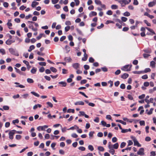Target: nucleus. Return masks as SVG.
<instances>
[{"label":"nucleus","instance_id":"f257e3e1","mask_svg":"<svg viewBox=\"0 0 156 156\" xmlns=\"http://www.w3.org/2000/svg\"><path fill=\"white\" fill-rule=\"evenodd\" d=\"M132 66V65H127L124 66L121 68L122 70L124 71H129L131 70V68Z\"/></svg>","mask_w":156,"mask_h":156},{"label":"nucleus","instance_id":"f03ea898","mask_svg":"<svg viewBox=\"0 0 156 156\" xmlns=\"http://www.w3.org/2000/svg\"><path fill=\"white\" fill-rule=\"evenodd\" d=\"M108 148L109 149V152L112 155L114 154H115V150L113 148V145L111 144L110 142L108 143Z\"/></svg>","mask_w":156,"mask_h":156},{"label":"nucleus","instance_id":"7ed1b4c3","mask_svg":"<svg viewBox=\"0 0 156 156\" xmlns=\"http://www.w3.org/2000/svg\"><path fill=\"white\" fill-rule=\"evenodd\" d=\"M16 130H12L9 131V138L11 140H12L13 138V136L15 133Z\"/></svg>","mask_w":156,"mask_h":156},{"label":"nucleus","instance_id":"20e7f679","mask_svg":"<svg viewBox=\"0 0 156 156\" xmlns=\"http://www.w3.org/2000/svg\"><path fill=\"white\" fill-rule=\"evenodd\" d=\"M132 139H133V140L134 142V146H137L138 147H141V145L140 144L136 138L133 136H132L131 137Z\"/></svg>","mask_w":156,"mask_h":156},{"label":"nucleus","instance_id":"39448f33","mask_svg":"<svg viewBox=\"0 0 156 156\" xmlns=\"http://www.w3.org/2000/svg\"><path fill=\"white\" fill-rule=\"evenodd\" d=\"M9 51L10 53L12 54L15 55L16 56H18L19 54L16 52L15 50L12 48H10L9 49Z\"/></svg>","mask_w":156,"mask_h":156},{"label":"nucleus","instance_id":"423d86ee","mask_svg":"<svg viewBox=\"0 0 156 156\" xmlns=\"http://www.w3.org/2000/svg\"><path fill=\"white\" fill-rule=\"evenodd\" d=\"M144 150L143 148H140L137 152V154L140 155H143L144 154Z\"/></svg>","mask_w":156,"mask_h":156},{"label":"nucleus","instance_id":"0eeeda50","mask_svg":"<svg viewBox=\"0 0 156 156\" xmlns=\"http://www.w3.org/2000/svg\"><path fill=\"white\" fill-rule=\"evenodd\" d=\"M48 127V126L44 125L42 126H39L37 128V129L39 131L45 130V129Z\"/></svg>","mask_w":156,"mask_h":156},{"label":"nucleus","instance_id":"6e6552de","mask_svg":"<svg viewBox=\"0 0 156 156\" xmlns=\"http://www.w3.org/2000/svg\"><path fill=\"white\" fill-rule=\"evenodd\" d=\"M122 7H124L126 4H129V2L127 0H122L120 3Z\"/></svg>","mask_w":156,"mask_h":156},{"label":"nucleus","instance_id":"1a4fd4ad","mask_svg":"<svg viewBox=\"0 0 156 156\" xmlns=\"http://www.w3.org/2000/svg\"><path fill=\"white\" fill-rule=\"evenodd\" d=\"M80 65L78 63H74L73 64V67L76 69H78L79 68Z\"/></svg>","mask_w":156,"mask_h":156},{"label":"nucleus","instance_id":"9d476101","mask_svg":"<svg viewBox=\"0 0 156 156\" xmlns=\"http://www.w3.org/2000/svg\"><path fill=\"white\" fill-rule=\"evenodd\" d=\"M84 104V102L82 101H76L74 103V105H83Z\"/></svg>","mask_w":156,"mask_h":156},{"label":"nucleus","instance_id":"9b49d317","mask_svg":"<svg viewBox=\"0 0 156 156\" xmlns=\"http://www.w3.org/2000/svg\"><path fill=\"white\" fill-rule=\"evenodd\" d=\"M156 2L154 0L152 2H150L148 4V5L150 7H152L154 5L156 4Z\"/></svg>","mask_w":156,"mask_h":156},{"label":"nucleus","instance_id":"f8f14e48","mask_svg":"<svg viewBox=\"0 0 156 156\" xmlns=\"http://www.w3.org/2000/svg\"><path fill=\"white\" fill-rule=\"evenodd\" d=\"M39 4V3L36 1H33L32 2L31 4V6L33 8H34L36 5H38Z\"/></svg>","mask_w":156,"mask_h":156},{"label":"nucleus","instance_id":"ddd939ff","mask_svg":"<svg viewBox=\"0 0 156 156\" xmlns=\"http://www.w3.org/2000/svg\"><path fill=\"white\" fill-rule=\"evenodd\" d=\"M37 70V68L33 67L31 70L30 72L34 74L36 73Z\"/></svg>","mask_w":156,"mask_h":156},{"label":"nucleus","instance_id":"4468645a","mask_svg":"<svg viewBox=\"0 0 156 156\" xmlns=\"http://www.w3.org/2000/svg\"><path fill=\"white\" fill-rule=\"evenodd\" d=\"M11 20H8V23H7V25L8 26L9 28V29H10V27H11L12 26V23H11Z\"/></svg>","mask_w":156,"mask_h":156},{"label":"nucleus","instance_id":"2eb2a0df","mask_svg":"<svg viewBox=\"0 0 156 156\" xmlns=\"http://www.w3.org/2000/svg\"><path fill=\"white\" fill-rule=\"evenodd\" d=\"M128 74L126 73H125L121 75V77L123 79H125L127 78L128 77Z\"/></svg>","mask_w":156,"mask_h":156},{"label":"nucleus","instance_id":"dca6fc26","mask_svg":"<svg viewBox=\"0 0 156 156\" xmlns=\"http://www.w3.org/2000/svg\"><path fill=\"white\" fill-rule=\"evenodd\" d=\"M97 14V13L96 12L94 11L91 12L89 15L90 17H91L93 16H96Z\"/></svg>","mask_w":156,"mask_h":156},{"label":"nucleus","instance_id":"f3484780","mask_svg":"<svg viewBox=\"0 0 156 156\" xmlns=\"http://www.w3.org/2000/svg\"><path fill=\"white\" fill-rule=\"evenodd\" d=\"M146 28L149 31H150V32L152 34V35L153 34H155V33L152 29H151L150 28L147 27H146Z\"/></svg>","mask_w":156,"mask_h":156},{"label":"nucleus","instance_id":"a211bd4d","mask_svg":"<svg viewBox=\"0 0 156 156\" xmlns=\"http://www.w3.org/2000/svg\"><path fill=\"white\" fill-rule=\"evenodd\" d=\"M64 60H65L67 62H70L72 61V59L69 57H65L64 58Z\"/></svg>","mask_w":156,"mask_h":156},{"label":"nucleus","instance_id":"6ab92c4d","mask_svg":"<svg viewBox=\"0 0 156 156\" xmlns=\"http://www.w3.org/2000/svg\"><path fill=\"white\" fill-rule=\"evenodd\" d=\"M14 42V41H12V40L8 39L6 41L5 43L7 45H10L12 42Z\"/></svg>","mask_w":156,"mask_h":156},{"label":"nucleus","instance_id":"aec40b11","mask_svg":"<svg viewBox=\"0 0 156 156\" xmlns=\"http://www.w3.org/2000/svg\"><path fill=\"white\" fill-rule=\"evenodd\" d=\"M29 28L30 29H31L34 31H36L37 30V29L36 28H34L32 24L29 25Z\"/></svg>","mask_w":156,"mask_h":156},{"label":"nucleus","instance_id":"412c9836","mask_svg":"<svg viewBox=\"0 0 156 156\" xmlns=\"http://www.w3.org/2000/svg\"><path fill=\"white\" fill-rule=\"evenodd\" d=\"M59 84H61L62 85V87H65L66 86V83L64 81H61L59 82L58 83Z\"/></svg>","mask_w":156,"mask_h":156},{"label":"nucleus","instance_id":"4be33fe9","mask_svg":"<svg viewBox=\"0 0 156 156\" xmlns=\"http://www.w3.org/2000/svg\"><path fill=\"white\" fill-rule=\"evenodd\" d=\"M119 146L118 143H116L113 145V148L116 149L118 148Z\"/></svg>","mask_w":156,"mask_h":156},{"label":"nucleus","instance_id":"5701e85b","mask_svg":"<svg viewBox=\"0 0 156 156\" xmlns=\"http://www.w3.org/2000/svg\"><path fill=\"white\" fill-rule=\"evenodd\" d=\"M35 48V46L34 45H31L30 46L29 49H28L29 52H30L32 50L34 49Z\"/></svg>","mask_w":156,"mask_h":156},{"label":"nucleus","instance_id":"b1692460","mask_svg":"<svg viewBox=\"0 0 156 156\" xmlns=\"http://www.w3.org/2000/svg\"><path fill=\"white\" fill-rule=\"evenodd\" d=\"M111 8L112 9H118V6L115 5H111Z\"/></svg>","mask_w":156,"mask_h":156},{"label":"nucleus","instance_id":"393cba45","mask_svg":"<svg viewBox=\"0 0 156 156\" xmlns=\"http://www.w3.org/2000/svg\"><path fill=\"white\" fill-rule=\"evenodd\" d=\"M116 121L117 122H119L122 124H123L124 125H126V122H124L121 120H116Z\"/></svg>","mask_w":156,"mask_h":156},{"label":"nucleus","instance_id":"a878e982","mask_svg":"<svg viewBox=\"0 0 156 156\" xmlns=\"http://www.w3.org/2000/svg\"><path fill=\"white\" fill-rule=\"evenodd\" d=\"M27 81L29 83H32L34 82L33 80L31 78H28L27 79Z\"/></svg>","mask_w":156,"mask_h":156},{"label":"nucleus","instance_id":"bb28decb","mask_svg":"<svg viewBox=\"0 0 156 156\" xmlns=\"http://www.w3.org/2000/svg\"><path fill=\"white\" fill-rule=\"evenodd\" d=\"M31 93L37 97H39L40 96V95L38 94L34 91L31 92Z\"/></svg>","mask_w":156,"mask_h":156},{"label":"nucleus","instance_id":"cd10ccee","mask_svg":"<svg viewBox=\"0 0 156 156\" xmlns=\"http://www.w3.org/2000/svg\"><path fill=\"white\" fill-rule=\"evenodd\" d=\"M94 133V131H91L90 132L89 134V138L91 139V138L93 136V134Z\"/></svg>","mask_w":156,"mask_h":156},{"label":"nucleus","instance_id":"c85d7f7f","mask_svg":"<svg viewBox=\"0 0 156 156\" xmlns=\"http://www.w3.org/2000/svg\"><path fill=\"white\" fill-rule=\"evenodd\" d=\"M29 94H23L21 95L22 98H24L26 99L27 98V97L28 96Z\"/></svg>","mask_w":156,"mask_h":156},{"label":"nucleus","instance_id":"c756f323","mask_svg":"<svg viewBox=\"0 0 156 156\" xmlns=\"http://www.w3.org/2000/svg\"><path fill=\"white\" fill-rule=\"evenodd\" d=\"M155 62L154 61H151L150 63V66L153 68L155 67Z\"/></svg>","mask_w":156,"mask_h":156},{"label":"nucleus","instance_id":"7c9ffc66","mask_svg":"<svg viewBox=\"0 0 156 156\" xmlns=\"http://www.w3.org/2000/svg\"><path fill=\"white\" fill-rule=\"evenodd\" d=\"M87 55L86 54V55H84V57L82 58V60L83 61H86L87 58Z\"/></svg>","mask_w":156,"mask_h":156},{"label":"nucleus","instance_id":"2f4dec72","mask_svg":"<svg viewBox=\"0 0 156 156\" xmlns=\"http://www.w3.org/2000/svg\"><path fill=\"white\" fill-rule=\"evenodd\" d=\"M151 70L149 68H146L144 71H143V73H147L148 72H149L151 71Z\"/></svg>","mask_w":156,"mask_h":156},{"label":"nucleus","instance_id":"473e14b6","mask_svg":"<svg viewBox=\"0 0 156 156\" xmlns=\"http://www.w3.org/2000/svg\"><path fill=\"white\" fill-rule=\"evenodd\" d=\"M88 149L91 151H93L94 150V148L92 145H89L88 146Z\"/></svg>","mask_w":156,"mask_h":156},{"label":"nucleus","instance_id":"72a5a7b5","mask_svg":"<svg viewBox=\"0 0 156 156\" xmlns=\"http://www.w3.org/2000/svg\"><path fill=\"white\" fill-rule=\"evenodd\" d=\"M50 69L54 73H56L57 70L55 68L53 67H51L50 68Z\"/></svg>","mask_w":156,"mask_h":156},{"label":"nucleus","instance_id":"f704fd0d","mask_svg":"<svg viewBox=\"0 0 156 156\" xmlns=\"http://www.w3.org/2000/svg\"><path fill=\"white\" fill-rule=\"evenodd\" d=\"M94 2L97 5H101V2L99 0H95Z\"/></svg>","mask_w":156,"mask_h":156},{"label":"nucleus","instance_id":"c9c22d12","mask_svg":"<svg viewBox=\"0 0 156 156\" xmlns=\"http://www.w3.org/2000/svg\"><path fill=\"white\" fill-rule=\"evenodd\" d=\"M130 13L128 12H126L123 13V15L126 16H128L130 15Z\"/></svg>","mask_w":156,"mask_h":156},{"label":"nucleus","instance_id":"e433bc0d","mask_svg":"<svg viewBox=\"0 0 156 156\" xmlns=\"http://www.w3.org/2000/svg\"><path fill=\"white\" fill-rule=\"evenodd\" d=\"M0 53H2V55H5V50L2 48L0 49Z\"/></svg>","mask_w":156,"mask_h":156},{"label":"nucleus","instance_id":"4c0bfd02","mask_svg":"<svg viewBox=\"0 0 156 156\" xmlns=\"http://www.w3.org/2000/svg\"><path fill=\"white\" fill-rule=\"evenodd\" d=\"M61 126V130L62 132L65 133L66 131V130H67L66 127L62 128V126Z\"/></svg>","mask_w":156,"mask_h":156},{"label":"nucleus","instance_id":"58836bf2","mask_svg":"<svg viewBox=\"0 0 156 156\" xmlns=\"http://www.w3.org/2000/svg\"><path fill=\"white\" fill-rule=\"evenodd\" d=\"M126 145V143H125L124 142H122L121 143V144H120V147L122 148H123Z\"/></svg>","mask_w":156,"mask_h":156},{"label":"nucleus","instance_id":"ea45409f","mask_svg":"<svg viewBox=\"0 0 156 156\" xmlns=\"http://www.w3.org/2000/svg\"><path fill=\"white\" fill-rule=\"evenodd\" d=\"M144 23L147 24V26H149V27L151 26V23H149L147 20H144Z\"/></svg>","mask_w":156,"mask_h":156},{"label":"nucleus","instance_id":"a19ab883","mask_svg":"<svg viewBox=\"0 0 156 156\" xmlns=\"http://www.w3.org/2000/svg\"><path fill=\"white\" fill-rule=\"evenodd\" d=\"M75 110L74 109H69L67 110V112L68 113H70L72 112L73 113H74V112Z\"/></svg>","mask_w":156,"mask_h":156},{"label":"nucleus","instance_id":"79ce46f5","mask_svg":"<svg viewBox=\"0 0 156 156\" xmlns=\"http://www.w3.org/2000/svg\"><path fill=\"white\" fill-rule=\"evenodd\" d=\"M9 107L8 106L5 105L3 106V109L5 110H7L9 109Z\"/></svg>","mask_w":156,"mask_h":156},{"label":"nucleus","instance_id":"37998d69","mask_svg":"<svg viewBox=\"0 0 156 156\" xmlns=\"http://www.w3.org/2000/svg\"><path fill=\"white\" fill-rule=\"evenodd\" d=\"M78 149L82 151H85V148L83 147V146H81L78 148Z\"/></svg>","mask_w":156,"mask_h":156},{"label":"nucleus","instance_id":"c03bdc74","mask_svg":"<svg viewBox=\"0 0 156 156\" xmlns=\"http://www.w3.org/2000/svg\"><path fill=\"white\" fill-rule=\"evenodd\" d=\"M38 63L41 66H45L46 65V63L44 62H39Z\"/></svg>","mask_w":156,"mask_h":156},{"label":"nucleus","instance_id":"a18cd8bd","mask_svg":"<svg viewBox=\"0 0 156 156\" xmlns=\"http://www.w3.org/2000/svg\"><path fill=\"white\" fill-rule=\"evenodd\" d=\"M98 149L99 151H103L104 150V149L103 147L101 146L98 147Z\"/></svg>","mask_w":156,"mask_h":156},{"label":"nucleus","instance_id":"49530a36","mask_svg":"<svg viewBox=\"0 0 156 156\" xmlns=\"http://www.w3.org/2000/svg\"><path fill=\"white\" fill-rule=\"evenodd\" d=\"M66 50L67 53H68L70 50V47L68 45L66 46Z\"/></svg>","mask_w":156,"mask_h":156},{"label":"nucleus","instance_id":"de8ad7c7","mask_svg":"<svg viewBox=\"0 0 156 156\" xmlns=\"http://www.w3.org/2000/svg\"><path fill=\"white\" fill-rule=\"evenodd\" d=\"M16 139L17 140H19L21 138V136L19 135H17L16 136Z\"/></svg>","mask_w":156,"mask_h":156},{"label":"nucleus","instance_id":"09e8293b","mask_svg":"<svg viewBox=\"0 0 156 156\" xmlns=\"http://www.w3.org/2000/svg\"><path fill=\"white\" fill-rule=\"evenodd\" d=\"M139 4L137 0H133V4L134 5H137Z\"/></svg>","mask_w":156,"mask_h":156},{"label":"nucleus","instance_id":"8fccbe9b","mask_svg":"<svg viewBox=\"0 0 156 156\" xmlns=\"http://www.w3.org/2000/svg\"><path fill=\"white\" fill-rule=\"evenodd\" d=\"M133 73H134L135 74H140V73H143V71H135L133 72Z\"/></svg>","mask_w":156,"mask_h":156},{"label":"nucleus","instance_id":"3c124183","mask_svg":"<svg viewBox=\"0 0 156 156\" xmlns=\"http://www.w3.org/2000/svg\"><path fill=\"white\" fill-rule=\"evenodd\" d=\"M70 26H68L66 27L65 28V30L66 32H67L70 29Z\"/></svg>","mask_w":156,"mask_h":156},{"label":"nucleus","instance_id":"603ef678","mask_svg":"<svg viewBox=\"0 0 156 156\" xmlns=\"http://www.w3.org/2000/svg\"><path fill=\"white\" fill-rule=\"evenodd\" d=\"M121 20L123 22H126L127 20V19L126 17H121Z\"/></svg>","mask_w":156,"mask_h":156},{"label":"nucleus","instance_id":"864d4df0","mask_svg":"<svg viewBox=\"0 0 156 156\" xmlns=\"http://www.w3.org/2000/svg\"><path fill=\"white\" fill-rule=\"evenodd\" d=\"M47 104L48 105V106L52 108L53 106V104L50 102H47Z\"/></svg>","mask_w":156,"mask_h":156},{"label":"nucleus","instance_id":"5fc2aeb1","mask_svg":"<svg viewBox=\"0 0 156 156\" xmlns=\"http://www.w3.org/2000/svg\"><path fill=\"white\" fill-rule=\"evenodd\" d=\"M19 97L20 95L19 94H17L16 95H13L12 96V98L14 99L18 98H19Z\"/></svg>","mask_w":156,"mask_h":156},{"label":"nucleus","instance_id":"6e6d98bb","mask_svg":"<svg viewBox=\"0 0 156 156\" xmlns=\"http://www.w3.org/2000/svg\"><path fill=\"white\" fill-rule=\"evenodd\" d=\"M117 140V139L115 137H113L112 139V141L113 143L116 142Z\"/></svg>","mask_w":156,"mask_h":156},{"label":"nucleus","instance_id":"4d7b16f0","mask_svg":"<svg viewBox=\"0 0 156 156\" xmlns=\"http://www.w3.org/2000/svg\"><path fill=\"white\" fill-rule=\"evenodd\" d=\"M107 15H111L112 14V12L111 10H108L106 12Z\"/></svg>","mask_w":156,"mask_h":156},{"label":"nucleus","instance_id":"13d9d810","mask_svg":"<svg viewBox=\"0 0 156 156\" xmlns=\"http://www.w3.org/2000/svg\"><path fill=\"white\" fill-rule=\"evenodd\" d=\"M44 71V68L42 67L39 69V71L41 73L43 72Z\"/></svg>","mask_w":156,"mask_h":156},{"label":"nucleus","instance_id":"bf43d9fd","mask_svg":"<svg viewBox=\"0 0 156 156\" xmlns=\"http://www.w3.org/2000/svg\"><path fill=\"white\" fill-rule=\"evenodd\" d=\"M12 123L14 124H15L16 123H18L19 122V121L18 119H16V120H13L12 121Z\"/></svg>","mask_w":156,"mask_h":156},{"label":"nucleus","instance_id":"052dcab7","mask_svg":"<svg viewBox=\"0 0 156 156\" xmlns=\"http://www.w3.org/2000/svg\"><path fill=\"white\" fill-rule=\"evenodd\" d=\"M58 1L59 0H51V2L53 4H55L57 3Z\"/></svg>","mask_w":156,"mask_h":156},{"label":"nucleus","instance_id":"680f3d73","mask_svg":"<svg viewBox=\"0 0 156 156\" xmlns=\"http://www.w3.org/2000/svg\"><path fill=\"white\" fill-rule=\"evenodd\" d=\"M33 14L35 16H39L40 15V13L37 11H34L33 12Z\"/></svg>","mask_w":156,"mask_h":156},{"label":"nucleus","instance_id":"e2e57ef3","mask_svg":"<svg viewBox=\"0 0 156 156\" xmlns=\"http://www.w3.org/2000/svg\"><path fill=\"white\" fill-rule=\"evenodd\" d=\"M14 69L16 70V71L17 73H18L20 74H21V71L18 69H17L16 67H15Z\"/></svg>","mask_w":156,"mask_h":156},{"label":"nucleus","instance_id":"0e129e2a","mask_svg":"<svg viewBox=\"0 0 156 156\" xmlns=\"http://www.w3.org/2000/svg\"><path fill=\"white\" fill-rule=\"evenodd\" d=\"M71 136L73 138H77L78 137V135L75 133H73L72 134Z\"/></svg>","mask_w":156,"mask_h":156},{"label":"nucleus","instance_id":"69168bd1","mask_svg":"<svg viewBox=\"0 0 156 156\" xmlns=\"http://www.w3.org/2000/svg\"><path fill=\"white\" fill-rule=\"evenodd\" d=\"M145 140L146 141H149L151 140V138L149 136H147L145 138Z\"/></svg>","mask_w":156,"mask_h":156},{"label":"nucleus","instance_id":"338daca9","mask_svg":"<svg viewBox=\"0 0 156 156\" xmlns=\"http://www.w3.org/2000/svg\"><path fill=\"white\" fill-rule=\"evenodd\" d=\"M125 85L124 83H122L120 85V87L122 89H124L125 88Z\"/></svg>","mask_w":156,"mask_h":156},{"label":"nucleus","instance_id":"774afa93","mask_svg":"<svg viewBox=\"0 0 156 156\" xmlns=\"http://www.w3.org/2000/svg\"><path fill=\"white\" fill-rule=\"evenodd\" d=\"M65 24L66 25L69 26L71 25V23L69 21H67L65 22Z\"/></svg>","mask_w":156,"mask_h":156}]
</instances>
